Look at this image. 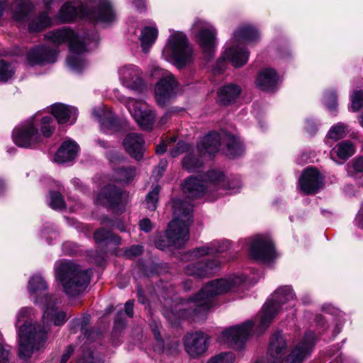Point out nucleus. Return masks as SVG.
<instances>
[{"label":"nucleus","instance_id":"7","mask_svg":"<svg viewBox=\"0 0 363 363\" xmlns=\"http://www.w3.org/2000/svg\"><path fill=\"white\" fill-rule=\"evenodd\" d=\"M295 302L296 295L291 286H284L277 289L259 312V332H264L269 326L280 311L281 305L289 303L286 308H292L295 306Z\"/></svg>","mask_w":363,"mask_h":363},{"label":"nucleus","instance_id":"1","mask_svg":"<svg viewBox=\"0 0 363 363\" xmlns=\"http://www.w3.org/2000/svg\"><path fill=\"white\" fill-rule=\"evenodd\" d=\"M245 277L242 276H230L226 278L218 279L209 281L194 296L186 301V308L179 309L181 316H201L213 306L214 298L235 289L241 285Z\"/></svg>","mask_w":363,"mask_h":363},{"label":"nucleus","instance_id":"30","mask_svg":"<svg viewBox=\"0 0 363 363\" xmlns=\"http://www.w3.org/2000/svg\"><path fill=\"white\" fill-rule=\"evenodd\" d=\"M91 16L96 21L106 23L114 20L115 13L108 0H99L91 12Z\"/></svg>","mask_w":363,"mask_h":363},{"label":"nucleus","instance_id":"54","mask_svg":"<svg viewBox=\"0 0 363 363\" xmlns=\"http://www.w3.org/2000/svg\"><path fill=\"white\" fill-rule=\"evenodd\" d=\"M353 111H359L363 106V91H355L351 96Z\"/></svg>","mask_w":363,"mask_h":363},{"label":"nucleus","instance_id":"43","mask_svg":"<svg viewBox=\"0 0 363 363\" xmlns=\"http://www.w3.org/2000/svg\"><path fill=\"white\" fill-rule=\"evenodd\" d=\"M160 186L159 185L152 186L150 192L145 198L146 208L151 211L157 208Z\"/></svg>","mask_w":363,"mask_h":363},{"label":"nucleus","instance_id":"12","mask_svg":"<svg viewBox=\"0 0 363 363\" xmlns=\"http://www.w3.org/2000/svg\"><path fill=\"white\" fill-rule=\"evenodd\" d=\"M124 104L141 129L152 130L155 121V113L145 108V104L132 98L125 99Z\"/></svg>","mask_w":363,"mask_h":363},{"label":"nucleus","instance_id":"2","mask_svg":"<svg viewBox=\"0 0 363 363\" xmlns=\"http://www.w3.org/2000/svg\"><path fill=\"white\" fill-rule=\"evenodd\" d=\"M173 220L169 223L167 235L175 245L185 244L189 238V226L193 223V206L175 198L172 200Z\"/></svg>","mask_w":363,"mask_h":363},{"label":"nucleus","instance_id":"42","mask_svg":"<svg viewBox=\"0 0 363 363\" xmlns=\"http://www.w3.org/2000/svg\"><path fill=\"white\" fill-rule=\"evenodd\" d=\"M243 151L241 143L234 136H229L225 154L230 157H235Z\"/></svg>","mask_w":363,"mask_h":363},{"label":"nucleus","instance_id":"9","mask_svg":"<svg viewBox=\"0 0 363 363\" xmlns=\"http://www.w3.org/2000/svg\"><path fill=\"white\" fill-rule=\"evenodd\" d=\"M164 50L171 55L174 65L179 68L191 64L194 60L193 50L182 33L171 35Z\"/></svg>","mask_w":363,"mask_h":363},{"label":"nucleus","instance_id":"51","mask_svg":"<svg viewBox=\"0 0 363 363\" xmlns=\"http://www.w3.org/2000/svg\"><path fill=\"white\" fill-rule=\"evenodd\" d=\"M15 72L14 67L4 60H1V82H8L12 78Z\"/></svg>","mask_w":363,"mask_h":363},{"label":"nucleus","instance_id":"41","mask_svg":"<svg viewBox=\"0 0 363 363\" xmlns=\"http://www.w3.org/2000/svg\"><path fill=\"white\" fill-rule=\"evenodd\" d=\"M28 291L31 294H36L48 289L46 281L40 275H34L28 282Z\"/></svg>","mask_w":363,"mask_h":363},{"label":"nucleus","instance_id":"27","mask_svg":"<svg viewBox=\"0 0 363 363\" xmlns=\"http://www.w3.org/2000/svg\"><path fill=\"white\" fill-rule=\"evenodd\" d=\"M278 82L277 72L272 68L264 69L258 74L256 84L262 90L272 91L275 90Z\"/></svg>","mask_w":363,"mask_h":363},{"label":"nucleus","instance_id":"50","mask_svg":"<svg viewBox=\"0 0 363 363\" xmlns=\"http://www.w3.org/2000/svg\"><path fill=\"white\" fill-rule=\"evenodd\" d=\"M235 355L233 352L220 353L212 357L207 363H234Z\"/></svg>","mask_w":363,"mask_h":363},{"label":"nucleus","instance_id":"45","mask_svg":"<svg viewBox=\"0 0 363 363\" xmlns=\"http://www.w3.org/2000/svg\"><path fill=\"white\" fill-rule=\"evenodd\" d=\"M55 126L52 116H44L41 119V132L43 136L48 138L52 135Z\"/></svg>","mask_w":363,"mask_h":363},{"label":"nucleus","instance_id":"49","mask_svg":"<svg viewBox=\"0 0 363 363\" xmlns=\"http://www.w3.org/2000/svg\"><path fill=\"white\" fill-rule=\"evenodd\" d=\"M89 322V317H84L81 319H75L71 322L72 328L80 327L82 333L86 337L87 340L90 339V331L86 328Z\"/></svg>","mask_w":363,"mask_h":363},{"label":"nucleus","instance_id":"20","mask_svg":"<svg viewBox=\"0 0 363 363\" xmlns=\"http://www.w3.org/2000/svg\"><path fill=\"white\" fill-rule=\"evenodd\" d=\"M220 267V261L213 259L209 262H200L186 265L184 272L186 275L196 278L208 277L214 274Z\"/></svg>","mask_w":363,"mask_h":363},{"label":"nucleus","instance_id":"52","mask_svg":"<svg viewBox=\"0 0 363 363\" xmlns=\"http://www.w3.org/2000/svg\"><path fill=\"white\" fill-rule=\"evenodd\" d=\"M325 104L330 111H335L337 110V101L335 92L330 91L325 94Z\"/></svg>","mask_w":363,"mask_h":363},{"label":"nucleus","instance_id":"60","mask_svg":"<svg viewBox=\"0 0 363 363\" xmlns=\"http://www.w3.org/2000/svg\"><path fill=\"white\" fill-rule=\"evenodd\" d=\"M79 363H104V362L100 357H94L91 353H87Z\"/></svg>","mask_w":363,"mask_h":363},{"label":"nucleus","instance_id":"57","mask_svg":"<svg viewBox=\"0 0 363 363\" xmlns=\"http://www.w3.org/2000/svg\"><path fill=\"white\" fill-rule=\"evenodd\" d=\"M32 311H33V309L31 308H23L19 311L18 316H17V323H16V324L18 325L19 328L21 326V325H19L21 322H24V323L22 325H23L26 323L28 325H32L30 323H28L25 320L26 318H28L30 315Z\"/></svg>","mask_w":363,"mask_h":363},{"label":"nucleus","instance_id":"37","mask_svg":"<svg viewBox=\"0 0 363 363\" xmlns=\"http://www.w3.org/2000/svg\"><path fill=\"white\" fill-rule=\"evenodd\" d=\"M94 238L98 244L113 243L116 245L121 244V238L119 236L113 233L111 230H107L104 228L97 230L94 234Z\"/></svg>","mask_w":363,"mask_h":363},{"label":"nucleus","instance_id":"63","mask_svg":"<svg viewBox=\"0 0 363 363\" xmlns=\"http://www.w3.org/2000/svg\"><path fill=\"white\" fill-rule=\"evenodd\" d=\"M62 250L67 255H74L77 251V246L72 242H65L62 245Z\"/></svg>","mask_w":363,"mask_h":363},{"label":"nucleus","instance_id":"47","mask_svg":"<svg viewBox=\"0 0 363 363\" xmlns=\"http://www.w3.org/2000/svg\"><path fill=\"white\" fill-rule=\"evenodd\" d=\"M182 164L189 172H194L201 166L202 162L192 155H187L184 158Z\"/></svg>","mask_w":363,"mask_h":363},{"label":"nucleus","instance_id":"55","mask_svg":"<svg viewBox=\"0 0 363 363\" xmlns=\"http://www.w3.org/2000/svg\"><path fill=\"white\" fill-rule=\"evenodd\" d=\"M211 247L213 255L216 253H220L228 250L230 247V242L228 240L214 241L211 242Z\"/></svg>","mask_w":363,"mask_h":363},{"label":"nucleus","instance_id":"33","mask_svg":"<svg viewBox=\"0 0 363 363\" xmlns=\"http://www.w3.org/2000/svg\"><path fill=\"white\" fill-rule=\"evenodd\" d=\"M82 9L79 4L66 2L60 9L57 18L61 23H69L79 16Z\"/></svg>","mask_w":363,"mask_h":363},{"label":"nucleus","instance_id":"3","mask_svg":"<svg viewBox=\"0 0 363 363\" xmlns=\"http://www.w3.org/2000/svg\"><path fill=\"white\" fill-rule=\"evenodd\" d=\"M90 272L68 261L60 262L55 267L56 277L69 296H76L84 291L90 281Z\"/></svg>","mask_w":363,"mask_h":363},{"label":"nucleus","instance_id":"44","mask_svg":"<svg viewBox=\"0 0 363 363\" xmlns=\"http://www.w3.org/2000/svg\"><path fill=\"white\" fill-rule=\"evenodd\" d=\"M347 133V126L342 123H338L330 128L328 136L329 138L337 140L346 136Z\"/></svg>","mask_w":363,"mask_h":363},{"label":"nucleus","instance_id":"4","mask_svg":"<svg viewBox=\"0 0 363 363\" xmlns=\"http://www.w3.org/2000/svg\"><path fill=\"white\" fill-rule=\"evenodd\" d=\"M211 187H216V190L234 189L225 181V175L216 170L209 171L203 175L190 176L181 184V189L184 194L191 199L202 197Z\"/></svg>","mask_w":363,"mask_h":363},{"label":"nucleus","instance_id":"62","mask_svg":"<svg viewBox=\"0 0 363 363\" xmlns=\"http://www.w3.org/2000/svg\"><path fill=\"white\" fill-rule=\"evenodd\" d=\"M1 363H10V350L8 345L1 343Z\"/></svg>","mask_w":363,"mask_h":363},{"label":"nucleus","instance_id":"56","mask_svg":"<svg viewBox=\"0 0 363 363\" xmlns=\"http://www.w3.org/2000/svg\"><path fill=\"white\" fill-rule=\"evenodd\" d=\"M190 149L189 145L183 141H179L177 145L170 150V155L172 157H177Z\"/></svg>","mask_w":363,"mask_h":363},{"label":"nucleus","instance_id":"14","mask_svg":"<svg viewBox=\"0 0 363 363\" xmlns=\"http://www.w3.org/2000/svg\"><path fill=\"white\" fill-rule=\"evenodd\" d=\"M253 326L254 323L252 320H248L242 325L230 327L222 333L221 340L232 347L241 349Z\"/></svg>","mask_w":363,"mask_h":363},{"label":"nucleus","instance_id":"48","mask_svg":"<svg viewBox=\"0 0 363 363\" xmlns=\"http://www.w3.org/2000/svg\"><path fill=\"white\" fill-rule=\"evenodd\" d=\"M212 247H211V243H209L207 245L196 247L188 254L191 259L200 258L205 255H213Z\"/></svg>","mask_w":363,"mask_h":363},{"label":"nucleus","instance_id":"38","mask_svg":"<svg viewBox=\"0 0 363 363\" xmlns=\"http://www.w3.org/2000/svg\"><path fill=\"white\" fill-rule=\"evenodd\" d=\"M136 174V169L133 166L121 167L116 169L113 177L115 179L121 183H129Z\"/></svg>","mask_w":363,"mask_h":363},{"label":"nucleus","instance_id":"11","mask_svg":"<svg viewBox=\"0 0 363 363\" xmlns=\"http://www.w3.org/2000/svg\"><path fill=\"white\" fill-rule=\"evenodd\" d=\"M32 117L23 122L13 132L14 143L19 147H33L40 142V135Z\"/></svg>","mask_w":363,"mask_h":363},{"label":"nucleus","instance_id":"29","mask_svg":"<svg viewBox=\"0 0 363 363\" xmlns=\"http://www.w3.org/2000/svg\"><path fill=\"white\" fill-rule=\"evenodd\" d=\"M79 150V146L76 142L72 140L65 141L57 152L54 160L57 163H65L75 158Z\"/></svg>","mask_w":363,"mask_h":363},{"label":"nucleus","instance_id":"36","mask_svg":"<svg viewBox=\"0 0 363 363\" xmlns=\"http://www.w3.org/2000/svg\"><path fill=\"white\" fill-rule=\"evenodd\" d=\"M52 21L46 11H41L29 23L30 32H38L51 26Z\"/></svg>","mask_w":363,"mask_h":363},{"label":"nucleus","instance_id":"21","mask_svg":"<svg viewBox=\"0 0 363 363\" xmlns=\"http://www.w3.org/2000/svg\"><path fill=\"white\" fill-rule=\"evenodd\" d=\"M120 79L123 85L130 89L139 91L143 87L140 70L135 65H126L120 69Z\"/></svg>","mask_w":363,"mask_h":363},{"label":"nucleus","instance_id":"32","mask_svg":"<svg viewBox=\"0 0 363 363\" xmlns=\"http://www.w3.org/2000/svg\"><path fill=\"white\" fill-rule=\"evenodd\" d=\"M34 8L32 0H16L13 13L14 19L20 23L26 22Z\"/></svg>","mask_w":363,"mask_h":363},{"label":"nucleus","instance_id":"18","mask_svg":"<svg viewBox=\"0 0 363 363\" xmlns=\"http://www.w3.org/2000/svg\"><path fill=\"white\" fill-rule=\"evenodd\" d=\"M208 340V336L202 332L189 333L184 337L185 350L191 357H196L206 351Z\"/></svg>","mask_w":363,"mask_h":363},{"label":"nucleus","instance_id":"40","mask_svg":"<svg viewBox=\"0 0 363 363\" xmlns=\"http://www.w3.org/2000/svg\"><path fill=\"white\" fill-rule=\"evenodd\" d=\"M150 325L151 330L154 334V337H155V343L153 345L154 351H155L158 353L164 352V344L163 340L160 337V328H161L160 323L153 320L150 323Z\"/></svg>","mask_w":363,"mask_h":363},{"label":"nucleus","instance_id":"5","mask_svg":"<svg viewBox=\"0 0 363 363\" xmlns=\"http://www.w3.org/2000/svg\"><path fill=\"white\" fill-rule=\"evenodd\" d=\"M45 38L55 45L67 43L71 52L67 60V65L74 71H80L86 65V61L81 56L87 51L85 42L80 40L75 33L69 28L64 27L49 31Z\"/></svg>","mask_w":363,"mask_h":363},{"label":"nucleus","instance_id":"28","mask_svg":"<svg viewBox=\"0 0 363 363\" xmlns=\"http://www.w3.org/2000/svg\"><path fill=\"white\" fill-rule=\"evenodd\" d=\"M51 113L56 118L58 123H65L72 120V123L77 119V109L74 107L64 104L56 103L51 106Z\"/></svg>","mask_w":363,"mask_h":363},{"label":"nucleus","instance_id":"8","mask_svg":"<svg viewBox=\"0 0 363 363\" xmlns=\"http://www.w3.org/2000/svg\"><path fill=\"white\" fill-rule=\"evenodd\" d=\"M18 335V355L24 360L28 359L35 350L41 349L48 337L45 329L41 328V325L26 323L20 326Z\"/></svg>","mask_w":363,"mask_h":363},{"label":"nucleus","instance_id":"46","mask_svg":"<svg viewBox=\"0 0 363 363\" xmlns=\"http://www.w3.org/2000/svg\"><path fill=\"white\" fill-rule=\"evenodd\" d=\"M50 206L55 210H62L65 208V201L60 193L56 191L50 192Z\"/></svg>","mask_w":363,"mask_h":363},{"label":"nucleus","instance_id":"15","mask_svg":"<svg viewBox=\"0 0 363 363\" xmlns=\"http://www.w3.org/2000/svg\"><path fill=\"white\" fill-rule=\"evenodd\" d=\"M315 342V333L312 331L306 332L302 341L280 363H302L306 358L311 355Z\"/></svg>","mask_w":363,"mask_h":363},{"label":"nucleus","instance_id":"24","mask_svg":"<svg viewBox=\"0 0 363 363\" xmlns=\"http://www.w3.org/2000/svg\"><path fill=\"white\" fill-rule=\"evenodd\" d=\"M123 146L128 153L137 160L143 157L145 150V141L141 135L138 133L128 134L123 142Z\"/></svg>","mask_w":363,"mask_h":363},{"label":"nucleus","instance_id":"53","mask_svg":"<svg viewBox=\"0 0 363 363\" xmlns=\"http://www.w3.org/2000/svg\"><path fill=\"white\" fill-rule=\"evenodd\" d=\"M155 243L156 247L158 249H160V250H164L167 247H168L169 245H174L176 247H181L184 245V244H181L179 245H177L174 244L168 237L167 230L166 231V235H164V236L161 235V236L157 237Z\"/></svg>","mask_w":363,"mask_h":363},{"label":"nucleus","instance_id":"59","mask_svg":"<svg viewBox=\"0 0 363 363\" xmlns=\"http://www.w3.org/2000/svg\"><path fill=\"white\" fill-rule=\"evenodd\" d=\"M167 166V162L165 160H162L160 161L158 165L155 167L154 170V174H156L157 178H160L164 174Z\"/></svg>","mask_w":363,"mask_h":363},{"label":"nucleus","instance_id":"22","mask_svg":"<svg viewBox=\"0 0 363 363\" xmlns=\"http://www.w3.org/2000/svg\"><path fill=\"white\" fill-rule=\"evenodd\" d=\"M57 59V51L48 46H37L30 50L27 60L30 65H44L54 63Z\"/></svg>","mask_w":363,"mask_h":363},{"label":"nucleus","instance_id":"34","mask_svg":"<svg viewBox=\"0 0 363 363\" xmlns=\"http://www.w3.org/2000/svg\"><path fill=\"white\" fill-rule=\"evenodd\" d=\"M354 152L355 148L353 143L349 140H344L332 149L330 156L333 159L347 160L353 155Z\"/></svg>","mask_w":363,"mask_h":363},{"label":"nucleus","instance_id":"10","mask_svg":"<svg viewBox=\"0 0 363 363\" xmlns=\"http://www.w3.org/2000/svg\"><path fill=\"white\" fill-rule=\"evenodd\" d=\"M35 302L43 306V314L42 320L43 325L41 326V328L45 329L46 335L48 334L52 322H53L55 325H62L67 320L66 313L59 311L55 307V305L60 303V299L56 296L46 294L42 297L37 298Z\"/></svg>","mask_w":363,"mask_h":363},{"label":"nucleus","instance_id":"13","mask_svg":"<svg viewBox=\"0 0 363 363\" xmlns=\"http://www.w3.org/2000/svg\"><path fill=\"white\" fill-rule=\"evenodd\" d=\"M193 29L198 30L197 40L203 52L211 57L216 45V31L215 28L206 21L201 19L195 21Z\"/></svg>","mask_w":363,"mask_h":363},{"label":"nucleus","instance_id":"64","mask_svg":"<svg viewBox=\"0 0 363 363\" xmlns=\"http://www.w3.org/2000/svg\"><path fill=\"white\" fill-rule=\"evenodd\" d=\"M111 226L116 228L121 232H125L127 230L126 224L121 219H114L111 221Z\"/></svg>","mask_w":363,"mask_h":363},{"label":"nucleus","instance_id":"19","mask_svg":"<svg viewBox=\"0 0 363 363\" xmlns=\"http://www.w3.org/2000/svg\"><path fill=\"white\" fill-rule=\"evenodd\" d=\"M323 184L322 177L314 168H307L305 169L299 179L300 188L306 194L315 193L323 186Z\"/></svg>","mask_w":363,"mask_h":363},{"label":"nucleus","instance_id":"26","mask_svg":"<svg viewBox=\"0 0 363 363\" xmlns=\"http://www.w3.org/2000/svg\"><path fill=\"white\" fill-rule=\"evenodd\" d=\"M121 191L114 185H108L98 194L96 202L108 207H114L121 201Z\"/></svg>","mask_w":363,"mask_h":363},{"label":"nucleus","instance_id":"25","mask_svg":"<svg viewBox=\"0 0 363 363\" xmlns=\"http://www.w3.org/2000/svg\"><path fill=\"white\" fill-rule=\"evenodd\" d=\"M220 136L216 132H211L203 137L197 145L198 151L201 156L211 157L218 152L220 144Z\"/></svg>","mask_w":363,"mask_h":363},{"label":"nucleus","instance_id":"6","mask_svg":"<svg viewBox=\"0 0 363 363\" xmlns=\"http://www.w3.org/2000/svg\"><path fill=\"white\" fill-rule=\"evenodd\" d=\"M259 38L257 29L245 25L239 27L233 33L231 46L227 48L222 55V59L229 60L235 67H240L248 60L249 52L242 46L243 41L253 42Z\"/></svg>","mask_w":363,"mask_h":363},{"label":"nucleus","instance_id":"17","mask_svg":"<svg viewBox=\"0 0 363 363\" xmlns=\"http://www.w3.org/2000/svg\"><path fill=\"white\" fill-rule=\"evenodd\" d=\"M177 83L171 74H167L161 79L155 86V99L157 104L164 106L175 96Z\"/></svg>","mask_w":363,"mask_h":363},{"label":"nucleus","instance_id":"39","mask_svg":"<svg viewBox=\"0 0 363 363\" xmlns=\"http://www.w3.org/2000/svg\"><path fill=\"white\" fill-rule=\"evenodd\" d=\"M93 113L99 119L101 126L111 128L116 125V118L111 111L100 108L94 110Z\"/></svg>","mask_w":363,"mask_h":363},{"label":"nucleus","instance_id":"35","mask_svg":"<svg viewBox=\"0 0 363 363\" xmlns=\"http://www.w3.org/2000/svg\"><path fill=\"white\" fill-rule=\"evenodd\" d=\"M157 35V29L152 26H146L141 30L140 40L143 52H148L150 48L155 43Z\"/></svg>","mask_w":363,"mask_h":363},{"label":"nucleus","instance_id":"16","mask_svg":"<svg viewBox=\"0 0 363 363\" xmlns=\"http://www.w3.org/2000/svg\"><path fill=\"white\" fill-rule=\"evenodd\" d=\"M250 257L264 262L271 261L275 255L274 247L272 240L264 235L254 238L250 249Z\"/></svg>","mask_w":363,"mask_h":363},{"label":"nucleus","instance_id":"23","mask_svg":"<svg viewBox=\"0 0 363 363\" xmlns=\"http://www.w3.org/2000/svg\"><path fill=\"white\" fill-rule=\"evenodd\" d=\"M286 348V342L283 335L280 333H274L270 340L268 349V359H261L255 363H276L281 358Z\"/></svg>","mask_w":363,"mask_h":363},{"label":"nucleus","instance_id":"61","mask_svg":"<svg viewBox=\"0 0 363 363\" xmlns=\"http://www.w3.org/2000/svg\"><path fill=\"white\" fill-rule=\"evenodd\" d=\"M140 229L145 233H149L152 230V223L149 218H143L139 222Z\"/></svg>","mask_w":363,"mask_h":363},{"label":"nucleus","instance_id":"31","mask_svg":"<svg viewBox=\"0 0 363 363\" xmlns=\"http://www.w3.org/2000/svg\"><path fill=\"white\" fill-rule=\"evenodd\" d=\"M240 94L241 89L238 85L228 84L218 90V101L223 105H228L235 102Z\"/></svg>","mask_w":363,"mask_h":363},{"label":"nucleus","instance_id":"58","mask_svg":"<svg viewBox=\"0 0 363 363\" xmlns=\"http://www.w3.org/2000/svg\"><path fill=\"white\" fill-rule=\"evenodd\" d=\"M143 247L142 245H133L125 251V256L128 258H133L142 254Z\"/></svg>","mask_w":363,"mask_h":363}]
</instances>
